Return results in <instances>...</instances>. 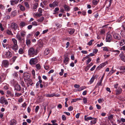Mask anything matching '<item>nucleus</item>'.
I'll list each match as a JSON object with an SVG mask.
<instances>
[{"instance_id":"f257e3e1","label":"nucleus","mask_w":125,"mask_h":125,"mask_svg":"<svg viewBox=\"0 0 125 125\" xmlns=\"http://www.w3.org/2000/svg\"><path fill=\"white\" fill-rule=\"evenodd\" d=\"M39 49L37 48L35 50L33 47H31L28 50V55L30 57H33L36 55L38 52Z\"/></svg>"},{"instance_id":"f03ea898","label":"nucleus","mask_w":125,"mask_h":125,"mask_svg":"<svg viewBox=\"0 0 125 125\" xmlns=\"http://www.w3.org/2000/svg\"><path fill=\"white\" fill-rule=\"evenodd\" d=\"M31 74L29 73H25L24 74L23 78L25 80L28 81H30L31 79H30Z\"/></svg>"},{"instance_id":"7ed1b4c3","label":"nucleus","mask_w":125,"mask_h":125,"mask_svg":"<svg viewBox=\"0 0 125 125\" xmlns=\"http://www.w3.org/2000/svg\"><path fill=\"white\" fill-rule=\"evenodd\" d=\"M0 103L1 104H3L6 105H8V103L7 101L5 99L4 97H2L0 99Z\"/></svg>"},{"instance_id":"20e7f679","label":"nucleus","mask_w":125,"mask_h":125,"mask_svg":"<svg viewBox=\"0 0 125 125\" xmlns=\"http://www.w3.org/2000/svg\"><path fill=\"white\" fill-rule=\"evenodd\" d=\"M2 64L5 67H8L9 65V62L8 61L4 60L3 61Z\"/></svg>"},{"instance_id":"39448f33","label":"nucleus","mask_w":125,"mask_h":125,"mask_svg":"<svg viewBox=\"0 0 125 125\" xmlns=\"http://www.w3.org/2000/svg\"><path fill=\"white\" fill-rule=\"evenodd\" d=\"M58 5V2L56 1H54L52 3H50L49 5V6L51 8L54 7Z\"/></svg>"},{"instance_id":"423d86ee","label":"nucleus","mask_w":125,"mask_h":125,"mask_svg":"<svg viewBox=\"0 0 125 125\" xmlns=\"http://www.w3.org/2000/svg\"><path fill=\"white\" fill-rule=\"evenodd\" d=\"M17 25L15 22L12 23L11 25V27L14 30H16L18 28Z\"/></svg>"},{"instance_id":"0eeeda50","label":"nucleus","mask_w":125,"mask_h":125,"mask_svg":"<svg viewBox=\"0 0 125 125\" xmlns=\"http://www.w3.org/2000/svg\"><path fill=\"white\" fill-rule=\"evenodd\" d=\"M12 53L9 51L7 52L5 54V58H9L11 57L12 56Z\"/></svg>"},{"instance_id":"6e6552de","label":"nucleus","mask_w":125,"mask_h":125,"mask_svg":"<svg viewBox=\"0 0 125 125\" xmlns=\"http://www.w3.org/2000/svg\"><path fill=\"white\" fill-rule=\"evenodd\" d=\"M21 87L18 84H16L15 86V89L17 91H20L21 90Z\"/></svg>"},{"instance_id":"1a4fd4ad","label":"nucleus","mask_w":125,"mask_h":125,"mask_svg":"<svg viewBox=\"0 0 125 125\" xmlns=\"http://www.w3.org/2000/svg\"><path fill=\"white\" fill-rule=\"evenodd\" d=\"M119 57L121 60L125 62V56L123 53L120 54L119 55Z\"/></svg>"},{"instance_id":"9d476101","label":"nucleus","mask_w":125,"mask_h":125,"mask_svg":"<svg viewBox=\"0 0 125 125\" xmlns=\"http://www.w3.org/2000/svg\"><path fill=\"white\" fill-rule=\"evenodd\" d=\"M114 37L115 39L118 40H120L121 39V36L117 34H114Z\"/></svg>"},{"instance_id":"9b49d317","label":"nucleus","mask_w":125,"mask_h":125,"mask_svg":"<svg viewBox=\"0 0 125 125\" xmlns=\"http://www.w3.org/2000/svg\"><path fill=\"white\" fill-rule=\"evenodd\" d=\"M17 121L14 119L11 120L10 122V125H15L17 124Z\"/></svg>"},{"instance_id":"f8f14e48","label":"nucleus","mask_w":125,"mask_h":125,"mask_svg":"<svg viewBox=\"0 0 125 125\" xmlns=\"http://www.w3.org/2000/svg\"><path fill=\"white\" fill-rule=\"evenodd\" d=\"M106 41L110 42L111 39V36L110 34H108L106 37Z\"/></svg>"},{"instance_id":"ddd939ff","label":"nucleus","mask_w":125,"mask_h":125,"mask_svg":"<svg viewBox=\"0 0 125 125\" xmlns=\"http://www.w3.org/2000/svg\"><path fill=\"white\" fill-rule=\"evenodd\" d=\"M12 76L14 78H17L18 77V72L14 71L12 74Z\"/></svg>"},{"instance_id":"4468645a","label":"nucleus","mask_w":125,"mask_h":125,"mask_svg":"<svg viewBox=\"0 0 125 125\" xmlns=\"http://www.w3.org/2000/svg\"><path fill=\"white\" fill-rule=\"evenodd\" d=\"M122 91V89L120 88H118L115 90L116 94L117 95H119L121 94Z\"/></svg>"},{"instance_id":"2eb2a0df","label":"nucleus","mask_w":125,"mask_h":125,"mask_svg":"<svg viewBox=\"0 0 125 125\" xmlns=\"http://www.w3.org/2000/svg\"><path fill=\"white\" fill-rule=\"evenodd\" d=\"M75 29H74L70 28L68 29V32L69 34H72L74 32Z\"/></svg>"},{"instance_id":"dca6fc26","label":"nucleus","mask_w":125,"mask_h":125,"mask_svg":"<svg viewBox=\"0 0 125 125\" xmlns=\"http://www.w3.org/2000/svg\"><path fill=\"white\" fill-rule=\"evenodd\" d=\"M12 49L15 51L18 49V46L17 44H14L12 47Z\"/></svg>"},{"instance_id":"f3484780","label":"nucleus","mask_w":125,"mask_h":125,"mask_svg":"<svg viewBox=\"0 0 125 125\" xmlns=\"http://www.w3.org/2000/svg\"><path fill=\"white\" fill-rule=\"evenodd\" d=\"M64 7L65 10L66 11H68L70 10L69 7L66 4L64 5Z\"/></svg>"},{"instance_id":"a211bd4d","label":"nucleus","mask_w":125,"mask_h":125,"mask_svg":"<svg viewBox=\"0 0 125 125\" xmlns=\"http://www.w3.org/2000/svg\"><path fill=\"white\" fill-rule=\"evenodd\" d=\"M93 120L91 121V123L92 124H95L97 121V119L96 118H93Z\"/></svg>"},{"instance_id":"6ab92c4d","label":"nucleus","mask_w":125,"mask_h":125,"mask_svg":"<svg viewBox=\"0 0 125 125\" xmlns=\"http://www.w3.org/2000/svg\"><path fill=\"white\" fill-rule=\"evenodd\" d=\"M86 117V116L85 115L84 117L85 120L86 121H88V120H91L93 119V117Z\"/></svg>"},{"instance_id":"aec40b11","label":"nucleus","mask_w":125,"mask_h":125,"mask_svg":"<svg viewBox=\"0 0 125 125\" xmlns=\"http://www.w3.org/2000/svg\"><path fill=\"white\" fill-rule=\"evenodd\" d=\"M125 44V40L124 39L122 40L120 42H119L120 45L122 46Z\"/></svg>"},{"instance_id":"412c9836","label":"nucleus","mask_w":125,"mask_h":125,"mask_svg":"<svg viewBox=\"0 0 125 125\" xmlns=\"http://www.w3.org/2000/svg\"><path fill=\"white\" fill-rule=\"evenodd\" d=\"M49 52L50 51L49 49H47L44 51V54L45 55H47L49 53Z\"/></svg>"},{"instance_id":"4be33fe9","label":"nucleus","mask_w":125,"mask_h":125,"mask_svg":"<svg viewBox=\"0 0 125 125\" xmlns=\"http://www.w3.org/2000/svg\"><path fill=\"white\" fill-rule=\"evenodd\" d=\"M16 36L17 39L21 41L22 40L21 36L19 34V33L17 34L16 35Z\"/></svg>"},{"instance_id":"5701e85b","label":"nucleus","mask_w":125,"mask_h":125,"mask_svg":"<svg viewBox=\"0 0 125 125\" xmlns=\"http://www.w3.org/2000/svg\"><path fill=\"white\" fill-rule=\"evenodd\" d=\"M6 32L7 33L8 35H13V34L12 33L11 31L8 29L6 30Z\"/></svg>"},{"instance_id":"b1692460","label":"nucleus","mask_w":125,"mask_h":125,"mask_svg":"<svg viewBox=\"0 0 125 125\" xmlns=\"http://www.w3.org/2000/svg\"><path fill=\"white\" fill-rule=\"evenodd\" d=\"M30 63L31 65H32L34 64H35V62H34V59H31L30 60L29 62Z\"/></svg>"},{"instance_id":"393cba45","label":"nucleus","mask_w":125,"mask_h":125,"mask_svg":"<svg viewBox=\"0 0 125 125\" xmlns=\"http://www.w3.org/2000/svg\"><path fill=\"white\" fill-rule=\"evenodd\" d=\"M38 3H36L34 4L33 8V10H34L37 8L38 7Z\"/></svg>"},{"instance_id":"a878e982","label":"nucleus","mask_w":125,"mask_h":125,"mask_svg":"<svg viewBox=\"0 0 125 125\" xmlns=\"http://www.w3.org/2000/svg\"><path fill=\"white\" fill-rule=\"evenodd\" d=\"M20 10L22 11H24L25 10V7L22 5H21L20 6Z\"/></svg>"},{"instance_id":"bb28decb","label":"nucleus","mask_w":125,"mask_h":125,"mask_svg":"<svg viewBox=\"0 0 125 125\" xmlns=\"http://www.w3.org/2000/svg\"><path fill=\"white\" fill-rule=\"evenodd\" d=\"M64 60L63 61V62L64 63H66L69 61V58L67 57L66 56L64 57Z\"/></svg>"},{"instance_id":"cd10ccee","label":"nucleus","mask_w":125,"mask_h":125,"mask_svg":"<svg viewBox=\"0 0 125 125\" xmlns=\"http://www.w3.org/2000/svg\"><path fill=\"white\" fill-rule=\"evenodd\" d=\"M19 53L20 54H22L24 53L23 50L22 48H20L19 50Z\"/></svg>"},{"instance_id":"c85d7f7f","label":"nucleus","mask_w":125,"mask_h":125,"mask_svg":"<svg viewBox=\"0 0 125 125\" xmlns=\"http://www.w3.org/2000/svg\"><path fill=\"white\" fill-rule=\"evenodd\" d=\"M86 88V87L85 86H82L80 87L78 89V91H80L82 90H83V89H85Z\"/></svg>"},{"instance_id":"c756f323","label":"nucleus","mask_w":125,"mask_h":125,"mask_svg":"<svg viewBox=\"0 0 125 125\" xmlns=\"http://www.w3.org/2000/svg\"><path fill=\"white\" fill-rule=\"evenodd\" d=\"M55 95V94H48L46 95V96L47 97H53Z\"/></svg>"},{"instance_id":"7c9ffc66","label":"nucleus","mask_w":125,"mask_h":125,"mask_svg":"<svg viewBox=\"0 0 125 125\" xmlns=\"http://www.w3.org/2000/svg\"><path fill=\"white\" fill-rule=\"evenodd\" d=\"M99 0H93V3L94 5H96L97 4L99 1Z\"/></svg>"},{"instance_id":"2f4dec72","label":"nucleus","mask_w":125,"mask_h":125,"mask_svg":"<svg viewBox=\"0 0 125 125\" xmlns=\"http://www.w3.org/2000/svg\"><path fill=\"white\" fill-rule=\"evenodd\" d=\"M26 25V24L25 22H24L22 21L20 23V26L21 27H23L25 26Z\"/></svg>"},{"instance_id":"473e14b6","label":"nucleus","mask_w":125,"mask_h":125,"mask_svg":"<svg viewBox=\"0 0 125 125\" xmlns=\"http://www.w3.org/2000/svg\"><path fill=\"white\" fill-rule=\"evenodd\" d=\"M56 120H52L51 121V122L53 124H52V125H58V124L56 123H55L56 122Z\"/></svg>"},{"instance_id":"72a5a7b5","label":"nucleus","mask_w":125,"mask_h":125,"mask_svg":"<svg viewBox=\"0 0 125 125\" xmlns=\"http://www.w3.org/2000/svg\"><path fill=\"white\" fill-rule=\"evenodd\" d=\"M26 32L24 31H22L21 32V36L24 37L25 35Z\"/></svg>"},{"instance_id":"f704fd0d","label":"nucleus","mask_w":125,"mask_h":125,"mask_svg":"<svg viewBox=\"0 0 125 125\" xmlns=\"http://www.w3.org/2000/svg\"><path fill=\"white\" fill-rule=\"evenodd\" d=\"M24 4L25 6L27 8L29 9V6L28 3L27 2H25L24 3Z\"/></svg>"},{"instance_id":"c9c22d12","label":"nucleus","mask_w":125,"mask_h":125,"mask_svg":"<svg viewBox=\"0 0 125 125\" xmlns=\"http://www.w3.org/2000/svg\"><path fill=\"white\" fill-rule=\"evenodd\" d=\"M31 42L30 41L29 39H27L26 40V43L27 46L30 45Z\"/></svg>"},{"instance_id":"e433bc0d","label":"nucleus","mask_w":125,"mask_h":125,"mask_svg":"<svg viewBox=\"0 0 125 125\" xmlns=\"http://www.w3.org/2000/svg\"><path fill=\"white\" fill-rule=\"evenodd\" d=\"M12 41H13L14 44H17V41L15 39H12Z\"/></svg>"},{"instance_id":"4c0bfd02","label":"nucleus","mask_w":125,"mask_h":125,"mask_svg":"<svg viewBox=\"0 0 125 125\" xmlns=\"http://www.w3.org/2000/svg\"><path fill=\"white\" fill-rule=\"evenodd\" d=\"M5 79L3 78V76H0V84L1 83L4 81Z\"/></svg>"},{"instance_id":"58836bf2","label":"nucleus","mask_w":125,"mask_h":125,"mask_svg":"<svg viewBox=\"0 0 125 125\" xmlns=\"http://www.w3.org/2000/svg\"><path fill=\"white\" fill-rule=\"evenodd\" d=\"M83 103L84 104L86 103L87 101V98L85 97H84L83 98Z\"/></svg>"},{"instance_id":"ea45409f","label":"nucleus","mask_w":125,"mask_h":125,"mask_svg":"<svg viewBox=\"0 0 125 125\" xmlns=\"http://www.w3.org/2000/svg\"><path fill=\"white\" fill-rule=\"evenodd\" d=\"M20 83L21 84V86L22 87H25V85L24 84V83L23 81H21L20 82Z\"/></svg>"},{"instance_id":"a19ab883","label":"nucleus","mask_w":125,"mask_h":125,"mask_svg":"<svg viewBox=\"0 0 125 125\" xmlns=\"http://www.w3.org/2000/svg\"><path fill=\"white\" fill-rule=\"evenodd\" d=\"M4 30V28L2 26V24L1 23H0V30L1 31H3Z\"/></svg>"},{"instance_id":"79ce46f5","label":"nucleus","mask_w":125,"mask_h":125,"mask_svg":"<svg viewBox=\"0 0 125 125\" xmlns=\"http://www.w3.org/2000/svg\"><path fill=\"white\" fill-rule=\"evenodd\" d=\"M22 95L21 93H16L15 94V96L16 97H18Z\"/></svg>"},{"instance_id":"37998d69","label":"nucleus","mask_w":125,"mask_h":125,"mask_svg":"<svg viewBox=\"0 0 125 125\" xmlns=\"http://www.w3.org/2000/svg\"><path fill=\"white\" fill-rule=\"evenodd\" d=\"M95 77V76H93L91 78L90 80V82L91 83H93L94 79Z\"/></svg>"},{"instance_id":"c03bdc74","label":"nucleus","mask_w":125,"mask_h":125,"mask_svg":"<svg viewBox=\"0 0 125 125\" xmlns=\"http://www.w3.org/2000/svg\"><path fill=\"white\" fill-rule=\"evenodd\" d=\"M16 12L15 11H13L11 13V15L13 16H15L16 15Z\"/></svg>"},{"instance_id":"a18cd8bd","label":"nucleus","mask_w":125,"mask_h":125,"mask_svg":"<svg viewBox=\"0 0 125 125\" xmlns=\"http://www.w3.org/2000/svg\"><path fill=\"white\" fill-rule=\"evenodd\" d=\"M102 81V80H100L99 82H98V83H97L96 85L98 86L101 85Z\"/></svg>"},{"instance_id":"49530a36","label":"nucleus","mask_w":125,"mask_h":125,"mask_svg":"<svg viewBox=\"0 0 125 125\" xmlns=\"http://www.w3.org/2000/svg\"><path fill=\"white\" fill-rule=\"evenodd\" d=\"M41 40L40 41V47H41L43 46V42H42V40H41Z\"/></svg>"},{"instance_id":"de8ad7c7","label":"nucleus","mask_w":125,"mask_h":125,"mask_svg":"<svg viewBox=\"0 0 125 125\" xmlns=\"http://www.w3.org/2000/svg\"><path fill=\"white\" fill-rule=\"evenodd\" d=\"M94 41L93 40H90L88 43V45H91L92 43Z\"/></svg>"},{"instance_id":"09e8293b","label":"nucleus","mask_w":125,"mask_h":125,"mask_svg":"<svg viewBox=\"0 0 125 125\" xmlns=\"http://www.w3.org/2000/svg\"><path fill=\"white\" fill-rule=\"evenodd\" d=\"M91 61V59L90 58L88 59L86 62V64H88Z\"/></svg>"},{"instance_id":"8fccbe9b","label":"nucleus","mask_w":125,"mask_h":125,"mask_svg":"<svg viewBox=\"0 0 125 125\" xmlns=\"http://www.w3.org/2000/svg\"><path fill=\"white\" fill-rule=\"evenodd\" d=\"M64 72V70L63 69H61V72H60L59 73V74L61 76H62V75L63 74V73Z\"/></svg>"},{"instance_id":"3c124183","label":"nucleus","mask_w":125,"mask_h":125,"mask_svg":"<svg viewBox=\"0 0 125 125\" xmlns=\"http://www.w3.org/2000/svg\"><path fill=\"white\" fill-rule=\"evenodd\" d=\"M113 116L112 115H110L108 116V119L109 120H111L113 119Z\"/></svg>"},{"instance_id":"603ef678","label":"nucleus","mask_w":125,"mask_h":125,"mask_svg":"<svg viewBox=\"0 0 125 125\" xmlns=\"http://www.w3.org/2000/svg\"><path fill=\"white\" fill-rule=\"evenodd\" d=\"M7 93L10 96H12L13 94H12L11 92L9 90H8L7 91Z\"/></svg>"},{"instance_id":"864d4df0","label":"nucleus","mask_w":125,"mask_h":125,"mask_svg":"<svg viewBox=\"0 0 125 125\" xmlns=\"http://www.w3.org/2000/svg\"><path fill=\"white\" fill-rule=\"evenodd\" d=\"M113 66L112 68V69H111V70L110 71V72L109 73L110 74H112L114 73V71L113 70Z\"/></svg>"},{"instance_id":"5fc2aeb1","label":"nucleus","mask_w":125,"mask_h":125,"mask_svg":"<svg viewBox=\"0 0 125 125\" xmlns=\"http://www.w3.org/2000/svg\"><path fill=\"white\" fill-rule=\"evenodd\" d=\"M44 17H40V22H42L44 20Z\"/></svg>"},{"instance_id":"6e6d98bb","label":"nucleus","mask_w":125,"mask_h":125,"mask_svg":"<svg viewBox=\"0 0 125 125\" xmlns=\"http://www.w3.org/2000/svg\"><path fill=\"white\" fill-rule=\"evenodd\" d=\"M39 109V106H37L35 109V112L36 113H37Z\"/></svg>"},{"instance_id":"4d7b16f0","label":"nucleus","mask_w":125,"mask_h":125,"mask_svg":"<svg viewBox=\"0 0 125 125\" xmlns=\"http://www.w3.org/2000/svg\"><path fill=\"white\" fill-rule=\"evenodd\" d=\"M32 74L33 76V77L34 78H35V72L34 70H33L32 71Z\"/></svg>"},{"instance_id":"13d9d810","label":"nucleus","mask_w":125,"mask_h":125,"mask_svg":"<svg viewBox=\"0 0 125 125\" xmlns=\"http://www.w3.org/2000/svg\"><path fill=\"white\" fill-rule=\"evenodd\" d=\"M73 109V107L72 106H70L68 108V109L69 111H71Z\"/></svg>"},{"instance_id":"bf43d9fd","label":"nucleus","mask_w":125,"mask_h":125,"mask_svg":"<svg viewBox=\"0 0 125 125\" xmlns=\"http://www.w3.org/2000/svg\"><path fill=\"white\" fill-rule=\"evenodd\" d=\"M96 106L97 107V108L98 109H101V106L98 105V104H96Z\"/></svg>"},{"instance_id":"052dcab7","label":"nucleus","mask_w":125,"mask_h":125,"mask_svg":"<svg viewBox=\"0 0 125 125\" xmlns=\"http://www.w3.org/2000/svg\"><path fill=\"white\" fill-rule=\"evenodd\" d=\"M32 25L34 26H36L37 25V23L36 21H34L32 22Z\"/></svg>"},{"instance_id":"680f3d73","label":"nucleus","mask_w":125,"mask_h":125,"mask_svg":"<svg viewBox=\"0 0 125 125\" xmlns=\"http://www.w3.org/2000/svg\"><path fill=\"white\" fill-rule=\"evenodd\" d=\"M96 67V66L95 65H94L93 66L92 68L90 69V70L91 71H92L94 70L95 67Z\"/></svg>"},{"instance_id":"e2e57ef3","label":"nucleus","mask_w":125,"mask_h":125,"mask_svg":"<svg viewBox=\"0 0 125 125\" xmlns=\"http://www.w3.org/2000/svg\"><path fill=\"white\" fill-rule=\"evenodd\" d=\"M103 45V42H101L100 44H98L97 45V46L98 47H100L102 46Z\"/></svg>"},{"instance_id":"0e129e2a","label":"nucleus","mask_w":125,"mask_h":125,"mask_svg":"<svg viewBox=\"0 0 125 125\" xmlns=\"http://www.w3.org/2000/svg\"><path fill=\"white\" fill-rule=\"evenodd\" d=\"M104 49L103 50L106 51H109L108 49V48L107 47H103Z\"/></svg>"},{"instance_id":"69168bd1","label":"nucleus","mask_w":125,"mask_h":125,"mask_svg":"<svg viewBox=\"0 0 125 125\" xmlns=\"http://www.w3.org/2000/svg\"><path fill=\"white\" fill-rule=\"evenodd\" d=\"M62 118L63 120H66V117L64 115H62Z\"/></svg>"},{"instance_id":"338daca9","label":"nucleus","mask_w":125,"mask_h":125,"mask_svg":"<svg viewBox=\"0 0 125 125\" xmlns=\"http://www.w3.org/2000/svg\"><path fill=\"white\" fill-rule=\"evenodd\" d=\"M59 10V9L58 7L55 8L54 11L55 12H56Z\"/></svg>"},{"instance_id":"774afa93","label":"nucleus","mask_w":125,"mask_h":125,"mask_svg":"<svg viewBox=\"0 0 125 125\" xmlns=\"http://www.w3.org/2000/svg\"><path fill=\"white\" fill-rule=\"evenodd\" d=\"M74 86L75 88H78L80 87V86L79 84H75L74 85Z\"/></svg>"}]
</instances>
